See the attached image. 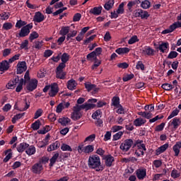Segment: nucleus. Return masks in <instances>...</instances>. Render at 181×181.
<instances>
[{
    "mask_svg": "<svg viewBox=\"0 0 181 181\" xmlns=\"http://www.w3.org/2000/svg\"><path fill=\"white\" fill-rule=\"evenodd\" d=\"M88 165L90 169H95L96 172L104 170V167L101 165V158L98 155L90 156L88 160Z\"/></svg>",
    "mask_w": 181,
    "mask_h": 181,
    "instance_id": "f257e3e1",
    "label": "nucleus"
},
{
    "mask_svg": "<svg viewBox=\"0 0 181 181\" xmlns=\"http://www.w3.org/2000/svg\"><path fill=\"white\" fill-rule=\"evenodd\" d=\"M42 91L43 93H47L49 91L48 95L49 97H56L59 91V84L57 83H53L50 85L45 86Z\"/></svg>",
    "mask_w": 181,
    "mask_h": 181,
    "instance_id": "f03ea898",
    "label": "nucleus"
},
{
    "mask_svg": "<svg viewBox=\"0 0 181 181\" xmlns=\"http://www.w3.org/2000/svg\"><path fill=\"white\" fill-rule=\"evenodd\" d=\"M78 153L81 155V153H85V155H90L94 152V145H88L84 146V144H79L77 147Z\"/></svg>",
    "mask_w": 181,
    "mask_h": 181,
    "instance_id": "7ed1b4c3",
    "label": "nucleus"
},
{
    "mask_svg": "<svg viewBox=\"0 0 181 181\" xmlns=\"http://www.w3.org/2000/svg\"><path fill=\"white\" fill-rule=\"evenodd\" d=\"M95 103H97V99L95 98L88 99V103H85L79 105V107H81V110H85V111L94 110V108L97 107V105H95Z\"/></svg>",
    "mask_w": 181,
    "mask_h": 181,
    "instance_id": "20e7f679",
    "label": "nucleus"
},
{
    "mask_svg": "<svg viewBox=\"0 0 181 181\" xmlns=\"http://www.w3.org/2000/svg\"><path fill=\"white\" fill-rule=\"evenodd\" d=\"M181 125V120L179 117H174L168 123V128L171 129L172 132L176 131Z\"/></svg>",
    "mask_w": 181,
    "mask_h": 181,
    "instance_id": "39448f33",
    "label": "nucleus"
},
{
    "mask_svg": "<svg viewBox=\"0 0 181 181\" xmlns=\"http://www.w3.org/2000/svg\"><path fill=\"white\" fill-rule=\"evenodd\" d=\"M81 110V108L80 107V105H76L73 107V112L71 113V118L74 121H77V120L80 119V118H81L83 115L81 114V112H80Z\"/></svg>",
    "mask_w": 181,
    "mask_h": 181,
    "instance_id": "423d86ee",
    "label": "nucleus"
},
{
    "mask_svg": "<svg viewBox=\"0 0 181 181\" xmlns=\"http://www.w3.org/2000/svg\"><path fill=\"white\" fill-rule=\"evenodd\" d=\"M63 69H66V64H59L57 67L56 70V77L60 80H64L66 78V72L63 71Z\"/></svg>",
    "mask_w": 181,
    "mask_h": 181,
    "instance_id": "0eeeda50",
    "label": "nucleus"
},
{
    "mask_svg": "<svg viewBox=\"0 0 181 181\" xmlns=\"http://www.w3.org/2000/svg\"><path fill=\"white\" fill-rule=\"evenodd\" d=\"M132 145H134V141H132V139H126L120 144L119 148L121 151H122V152H128V151L131 149Z\"/></svg>",
    "mask_w": 181,
    "mask_h": 181,
    "instance_id": "6e6552de",
    "label": "nucleus"
},
{
    "mask_svg": "<svg viewBox=\"0 0 181 181\" xmlns=\"http://www.w3.org/2000/svg\"><path fill=\"white\" fill-rule=\"evenodd\" d=\"M32 28H33V23L28 24L23 27L19 33L20 37H25V36H28V35L30 33V29H32Z\"/></svg>",
    "mask_w": 181,
    "mask_h": 181,
    "instance_id": "1a4fd4ad",
    "label": "nucleus"
},
{
    "mask_svg": "<svg viewBox=\"0 0 181 181\" xmlns=\"http://www.w3.org/2000/svg\"><path fill=\"white\" fill-rule=\"evenodd\" d=\"M37 83L38 81L36 78H33L28 82L25 83V84H27L26 88L28 91H35V90L37 88Z\"/></svg>",
    "mask_w": 181,
    "mask_h": 181,
    "instance_id": "9d476101",
    "label": "nucleus"
},
{
    "mask_svg": "<svg viewBox=\"0 0 181 181\" xmlns=\"http://www.w3.org/2000/svg\"><path fill=\"white\" fill-rule=\"evenodd\" d=\"M136 18H141V19H148L150 16L149 13L142 9H137L134 11Z\"/></svg>",
    "mask_w": 181,
    "mask_h": 181,
    "instance_id": "9b49d317",
    "label": "nucleus"
},
{
    "mask_svg": "<svg viewBox=\"0 0 181 181\" xmlns=\"http://www.w3.org/2000/svg\"><path fill=\"white\" fill-rule=\"evenodd\" d=\"M31 172L35 175H40L43 172V165L40 163H36L31 167Z\"/></svg>",
    "mask_w": 181,
    "mask_h": 181,
    "instance_id": "f8f14e48",
    "label": "nucleus"
},
{
    "mask_svg": "<svg viewBox=\"0 0 181 181\" xmlns=\"http://www.w3.org/2000/svg\"><path fill=\"white\" fill-rule=\"evenodd\" d=\"M28 69V66H26V62L23 61V62H18L17 64V70L16 73L18 74H22L24 71H26Z\"/></svg>",
    "mask_w": 181,
    "mask_h": 181,
    "instance_id": "ddd939ff",
    "label": "nucleus"
},
{
    "mask_svg": "<svg viewBox=\"0 0 181 181\" xmlns=\"http://www.w3.org/2000/svg\"><path fill=\"white\" fill-rule=\"evenodd\" d=\"M136 176L139 180H144L146 177V168H141L136 170Z\"/></svg>",
    "mask_w": 181,
    "mask_h": 181,
    "instance_id": "4468645a",
    "label": "nucleus"
},
{
    "mask_svg": "<svg viewBox=\"0 0 181 181\" xmlns=\"http://www.w3.org/2000/svg\"><path fill=\"white\" fill-rule=\"evenodd\" d=\"M46 19V17L42 12L37 11L35 13L34 17H33V21L36 22L37 23H40L41 22H43Z\"/></svg>",
    "mask_w": 181,
    "mask_h": 181,
    "instance_id": "2eb2a0df",
    "label": "nucleus"
},
{
    "mask_svg": "<svg viewBox=\"0 0 181 181\" xmlns=\"http://www.w3.org/2000/svg\"><path fill=\"white\" fill-rule=\"evenodd\" d=\"M69 107H70V103L69 102H62L57 106L56 112L60 114L63 110L69 108Z\"/></svg>",
    "mask_w": 181,
    "mask_h": 181,
    "instance_id": "dca6fc26",
    "label": "nucleus"
},
{
    "mask_svg": "<svg viewBox=\"0 0 181 181\" xmlns=\"http://www.w3.org/2000/svg\"><path fill=\"white\" fill-rule=\"evenodd\" d=\"M144 56H153L155 54V49H152L150 46H146L142 50Z\"/></svg>",
    "mask_w": 181,
    "mask_h": 181,
    "instance_id": "f3484780",
    "label": "nucleus"
},
{
    "mask_svg": "<svg viewBox=\"0 0 181 181\" xmlns=\"http://www.w3.org/2000/svg\"><path fill=\"white\" fill-rule=\"evenodd\" d=\"M85 88H86L87 91H94V93H98V88H97V86L90 83L86 82L84 83Z\"/></svg>",
    "mask_w": 181,
    "mask_h": 181,
    "instance_id": "a211bd4d",
    "label": "nucleus"
},
{
    "mask_svg": "<svg viewBox=\"0 0 181 181\" xmlns=\"http://www.w3.org/2000/svg\"><path fill=\"white\" fill-rule=\"evenodd\" d=\"M104 159L105 166L107 168H111V166H112V163L114 162V156H111V154H109L105 156Z\"/></svg>",
    "mask_w": 181,
    "mask_h": 181,
    "instance_id": "6ab92c4d",
    "label": "nucleus"
},
{
    "mask_svg": "<svg viewBox=\"0 0 181 181\" xmlns=\"http://www.w3.org/2000/svg\"><path fill=\"white\" fill-rule=\"evenodd\" d=\"M103 12V6H95L93 8H91L89 11V13H91L92 15H95V16H98V15H101V13Z\"/></svg>",
    "mask_w": 181,
    "mask_h": 181,
    "instance_id": "aec40b11",
    "label": "nucleus"
},
{
    "mask_svg": "<svg viewBox=\"0 0 181 181\" xmlns=\"http://www.w3.org/2000/svg\"><path fill=\"white\" fill-rule=\"evenodd\" d=\"M9 61L3 60L0 62V71H8L9 70Z\"/></svg>",
    "mask_w": 181,
    "mask_h": 181,
    "instance_id": "412c9836",
    "label": "nucleus"
},
{
    "mask_svg": "<svg viewBox=\"0 0 181 181\" xmlns=\"http://www.w3.org/2000/svg\"><path fill=\"white\" fill-rule=\"evenodd\" d=\"M137 149H144V151H146V146L144 144L143 140H136L134 144Z\"/></svg>",
    "mask_w": 181,
    "mask_h": 181,
    "instance_id": "4be33fe9",
    "label": "nucleus"
},
{
    "mask_svg": "<svg viewBox=\"0 0 181 181\" xmlns=\"http://www.w3.org/2000/svg\"><path fill=\"white\" fill-rule=\"evenodd\" d=\"M169 148V144H165L163 146H160L156 150V155L157 156H159L160 153H163Z\"/></svg>",
    "mask_w": 181,
    "mask_h": 181,
    "instance_id": "5701e85b",
    "label": "nucleus"
},
{
    "mask_svg": "<svg viewBox=\"0 0 181 181\" xmlns=\"http://www.w3.org/2000/svg\"><path fill=\"white\" fill-rule=\"evenodd\" d=\"M60 148V141H55L49 145V146L47 148L48 152H52L53 151H57V149H59Z\"/></svg>",
    "mask_w": 181,
    "mask_h": 181,
    "instance_id": "b1692460",
    "label": "nucleus"
},
{
    "mask_svg": "<svg viewBox=\"0 0 181 181\" xmlns=\"http://www.w3.org/2000/svg\"><path fill=\"white\" fill-rule=\"evenodd\" d=\"M66 87L69 90H71V91H73V90H76L77 87V83L74 79H71L68 81Z\"/></svg>",
    "mask_w": 181,
    "mask_h": 181,
    "instance_id": "393cba45",
    "label": "nucleus"
},
{
    "mask_svg": "<svg viewBox=\"0 0 181 181\" xmlns=\"http://www.w3.org/2000/svg\"><path fill=\"white\" fill-rule=\"evenodd\" d=\"M158 49L161 53H166L169 49V42H162L159 45Z\"/></svg>",
    "mask_w": 181,
    "mask_h": 181,
    "instance_id": "a878e982",
    "label": "nucleus"
},
{
    "mask_svg": "<svg viewBox=\"0 0 181 181\" xmlns=\"http://www.w3.org/2000/svg\"><path fill=\"white\" fill-rule=\"evenodd\" d=\"M29 107H30V101L28 98H25L21 103V111H26V110L29 109Z\"/></svg>",
    "mask_w": 181,
    "mask_h": 181,
    "instance_id": "bb28decb",
    "label": "nucleus"
},
{
    "mask_svg": "<svg viewBox=\"0 0 181 181\" xmlns=\"http://www.w3.org/2000/svg\"><path fill=\"white\" fill-rule=\"evenodd\" d=\"M146 124V119H143L142 117H139L134 121V125L135 127H142Z\"/></svg>",
    "mask_w": 181,
    "mask_h": 181,
    "instance_id": "cd10ccee",
    "label": "nucleus"
},
{
    "mask_svg": "<svg viewBox=\"0 0 181 181\" xmlns=\"http://www.w3.org/2000/svg\"><path fill=\"white\" fill-rule=\"evenodd\" d=\"M18 81H19V78L10 81L6 85V88L8 90H13L18 83Z\"/></svg>",
    "mask_w": 181,
    "mask_h": 181,
    "instance_id": "c85d7f7f",
    "label": "nucleus"
},
{
    "mask_svg": "<svg viewBox=\"0 0 181 181\" xmlns=\"http://www.w3.org/2000/svg\"><path fill=\"white\" fill-rule=\"evenodd\" d=\"M29 146V144L23 142L21 143L18 146H17V151L20 153H22L23 152H25L26 151L27 148Z\"/></svg>",
    "mask_w": 181,
    "mask_h": 181,
    "instance_id": "c756f323",
    "label": "nucleus"
},
{
    "mask_svg": "<svg viewBox=\"0 0 181 181\" xmlns=\"http://www.w3.org/2000/svg\"><path fill=\"white\" fill-rule=\"evenodd\" d=\"M25 153L28 155V156H32V155H35L36 153V147L35 146H28L25 150Z\"/></svg>",
    "mask_w": 181,
    "mask_h": 181,
    "instance_id": "7c9ffc66",
    "label": "nucleus"
},
{
    "mask_svg": "<svg viewBox=\"0 0 181 181\" xmlns=\"http://www.w3.org/2000/svg\"><path fill=\"white\" fill-rule=\"evenodd\" d=\"M59 152H56L53 156L50 158L49 160V168H52V166H54V163H56V162H57V159H59Z\"/></svg>",
    "mask_w": 181,
    "mask_h": 181,
    "instance_id": "2f4dec72",
    "label": "nucleus"
},
{
    "mask_svg": "<svg viewBox=\"0 0 181 181\" xmlns=\"http://www.w3.org/2000/svg\"><path fill=\"white\" fill-rule=\"evenodd\" d=\"M4 153L6 155V156L4 158L3 161L4 163H6L12 158V149L8 148L4 151Z\"/></svg>",
    "mask_w": 181,
    "mask_h": 181,
    "instance_id": "473e14b6",
    "label": "nucleus"
},
{
    "mask_svg": "<svg viewBox=\"0 0 181 181\" xmlns=\"http://www.w3.org/2000/svg\"><path fill=\"white\" fill-rule=\"evenodd\" d=\"M71 120L69 117H61L59 119L58 122L64 127H66V125H69V123L71 122Z\"/></svg>",
    "mask_w": 181,
    "mask_h": 181,
    "instance_id": "72a5a7b5",
    "label": "nucleus"
},
{
    "mask_svg": "<svg viewBox=\"0 0 181 181\" xmlns=\"http://www.w3.org/2000/svg\"><path fill=\"white\" fill-rule=\"evenodd\" d=\"M129 48L128 47H120V48H117L115 50V52L117 53V54H125L127 53H129Z\"/></svg>",
    "mask_w": 181,
    "mask_h": 181,
    "instance_id": "f704fd0d",
    "label": "nucleus"
},
{
    "mask_svg": "<svg viewBox=\"0 0 181 181\" xmlns=\"http://www.w3.org/2000/svg\"><path fill=\"white\" fill-rule=\"evenodd\" d=\"M115 0H108L107 2H106L104 5V8L106 11H110V9H112V7L114 6Z\"/></svg>",
    "mask_w": 181,
    "mask_h": 181,
    "instance_id": "c9c22d12",
    "label": "nucleus"
},
{
    "mask_svg": "<svg viewBox=\"0 0 181 181\" xmlns=\"http://www.w3.org/2000/svg\"><path fill=\"white\" fill-rule=\"evenodd\" d=\"M61 60L62 62L60 63V64H66V63L69 62V60H70V55L64 52L61 57Z\"/></svg>",
    "mask_w": 181,
    "mask_h": 181,
    "instance_id": "e433bc0d",
    "label": "nucleus"
},
{
    "mask_svg": "<svg viewBox=\"0 0 181 181\" xmlns=\"http://www.w3.org/2000/svg\"><path fill=\"white\" fill-rule=\"evenodd\" d=\"M20 49L21 50H29V40H24L22 42L21 45H20Z\"/></svg>",
    "mask_w": 181,
    "mask_h": 181,
    "instance_id": "4c0bfd02",
    "label": "nucleus"
},
{
    "mask_svg": "<svg viewBox=\"0 0 181 181\" xmlns=\"http://www.w3.org/2000/svg\"><path fill=\"white\" fill-rule=\"evenodd\" d=\"M69 32H70V27L64 26L61 28L59 33L60 35H62V36H66V35L67 36Z\"/></svg>",
    "mask_w": 181,
    "mask_h": 181,
    "instance_id": "58836bf2",
    "label": "nucleus"
},
{
    "mask_svg": "<svg viewBox=\"0 0 181 181\" xmlns=\"http://www.w3.org/2000/svg\"><path fill=\"white\" fill-rule=\"evenodd\" d=\"M112 105L113 107H115L116 108H118L119 107V97L114 96L112 99Z\"/></svg>",
    "mask_w": 181,
    "mask_h": 181,
    "instance_id": "ea45409f",
    "label": "nucleus"
},
{
    "mask_svg": "<svg viewBox=\"0 0 181 181\" xmlns=\"http://www.w3.org/2000/svg\"><path fill=\"white\" fill-rule=\"evenodd\" d=\"M41 125L42 123L40 122V120L38 119L31 124V128L33 129V131H37V129L40 128Z\"/></svg>",
    "mask_w": 181,
    "mask_h": 181,
    "instance_id": "a19ab883",
    "label": "nucleus"
},
{
    "mask_svg": "<svg viewBox=\"0 0 181 181\" xmlns=\"http://www.w3.org/2000/svg\"><path fill=\"white\" fill-rule=\"evenodd\" d=\"M141 8L143 9H149V8H151V1L148 0H144L141 1Z\"/></svg>",
    "mask_w": 181,
    "mask_h": 181,
    "instance_id": "79ce46f5",
    "label": "nucleus"
},
{
    "mask_svg": "<svg viewBox=\"0 0 181 181\" xmlns=\"http://www.w3.org/2000/svg\"><path fill=\"white\" fill-rule=\"evenodd\" d=\"M177 28H181L180 21H177L173 23L171 25H170L169 29L170 30H171V32H173L175 30L177 29Z\"/></svg>",
    "mask_w": 181,
    "mask_h": 181,
    "instance_id": "37998d69",
    "label": "nucleus"
},
{
    "mask_svg": "<svg viewBox=\"0 0 181 181\" xmlns=\"http://www.w3.org/2000/svg\"><path fill=\"white\" fill-rule=\"evenodd\" d=\"M50 129H52L50 126L47 125L43 129L38 130L37 133L40 134L41 135H45V134H47V132H49V131H50Z\"/></svg>",
    "mask_w": 181,
    "mask_h": 181,
    "instance_id": "c03bdc74",
    "label": "nucleus"
},
{
    "mask_svg": "<svg viewBox=\"0 0 181 181\" xmlns=\"http://www.w3.org/2000/svg\"><path fill=\"white\" fill-rule=\"evenodd\" d=\"M18 81H19V83L17 88H16V93H21V91H22V89L23 88V83H25V81L23 80V78H21Z\"/></svg>",
    "mask_w": 181,
    "mask_h": 181,
    "instance_id": "a18cd8bd",
    "label": "nucleus"
},
{
    "mask_svg": "<svg viewBox=\"0 0 181 181\" xmlns=\"http://www.w3.org/2000/svg\"><path fill=\"white\" fill-rule=\"evenodd\" d=\"M179 112H180V110L177 108H175L174 110L172 111L170 115L168 117L167 119H172V118H174V117L178 115Z\"/></svg>",
    "mask_w": 181,
    "mask_h": 181,
    "instance_id": "49530a36",
    "label": "nucleus"
},
{
    "mask_svg": "<svg viewBox=\"0 0 181 181\" xmlns=\"http://www.w3.org/2000/svg\"><path fill=\"white\" fill-rule=\"evenodd\" d=\"M25 5L26 6L29 8V9H37V8H40V6H37L36 4H32L30 3V1L27 0L25 2Z\"/></svg>",
    "mask_w": 181,
    "mask_h": 181,
    "instance_id": "de8ad7c7",
    "label": "nucleus"
},
{
    "mask_svg": "<svg viewBox=\"0 0 181 181\" xmlns=\"http://www.w3.org/2000/svg\"><path fill=\"white\" fill-rule=\"evenodd\" d=\"M9 16H11L9 12H2L0 14V19L1 21H7V19H9Z\"/></svg>",
    "mask_w": 181,
    "mask_h": 181,
    "instance_id": "09e8293b",
    "label": "nucleus"
},
{
    "mask_svg": "<svg viewBox=\"0 0 181 181\" xmlns=\"http://www.w3.org/2000/svg\"><path fill=\"white\" fill-rule=\"evenodd\" d=\"M24 115H25V113H18L14 115L13 117L12 118V122L13 124H16V121L21 119V118H22Z\"/></svg>",
    "mask_w": 181,
    "mask_h": 181,
    "instance_id": "8fccbe9b",
    "label": "nucleus"
},
{
    "mask_svg": "<svg viewBox=\"0 0 181 181\" xmlns=\"http://www.w3.org/2000/svg\"><path fill=\"white\" fill-rule=\"evenodd\" d=\"M61 149L62 151H68V152L73 151V149L71 148V147L66 144H62V145L61 146Z\"/></svg>",
    "mask_w": 181,
    "mask_h": 181,
    "instance_id": "3c124183",
    "label": "nucleus"
},
{
    "mask_svg": "<svg viewBox=\"0 0 181 181\" xmlns=\"http://www.w3.org/2000/svg\"><path fill=\"white\" fill-rule=\"evenodd\" d=\"M161 87L166 91H170V90H173V88H175V86L170 85V83H163Z\"/></svg>",
    "mask_w": 181,
    "mask_h": 181,
    "instance_id": "603ef678",
    "label": "nucleus"
},
{
    "mask_svg": "<svg viewBox=\"0 0 181 181\" xmlns=\"http://www.w3.org/2000/svg\"><path fill=\"white\" fill-rule=\"evenodd\" d=\"M134 77H135V75H134V74H125L123 76V81L127 82V81H129V80H132V78H134Z\"/></svg>",
    "mask_w": 181,
    "mask_h": 181,
    "instance_id": "864d4df0",
    "label": "nucleus"
},
{
    "mask_svg": "<svg viewBox=\"0 0 181 181\" xmlns=\"http://www.w3.org/2000/svg\"><path fill=\"white\" fill-rule=\"evenodd\" d=\"M13 28V24L12 23H4L3 24V29L4 30H11Z\"/></svg>",
    "mask_w": 181,
    "mask_h": 181,
    "instance_id": "5fc2aeb1",
    "label": "nucleus"
},
{
    "mask_svg": "<svg viewBox=\"0 0 181 181\" xmlns=\"http://www.w3.org/2000/svg\"><path fill=\"white\" fill-rule=\"evenodd\" d=\"M75 36H77V30L69 31L66 35V40H69V39H71V37H75Z\"/></svg>",
    "mask_w": 181,
    "mask_h": 181,
    "instance_id": "6e6d98bb",
    "label": "nucleus"
},
{
    "mask_svg": "<svg viewBox=\"0 0 181 181\" xmlns=\"http://www.w3.org/2000/svg\"><path fill=\"white\" fill-rule=\"evenodd\" d=\"M37 37H39V34L37 33V32L34 31L30 34L29 39L30 42H33V40H35V39H37Z\"/></svg>",
    "mask_w": 181,
    "mask_h": 181,
    "instance_id": "4d7b16f0",
    "label": "nucleus"
},
{
    "mask_svg": "<svg viewBox=\"0 0 181 181\" xmlns=\"http://www.w3.org/2000/svg\"><path fill=\"white\" fill-rule=\"evenodd\" d=\"M122 135H124V132H119L116 133L113 135V141H118L119 139H121Z\"/></svg>",
    "mask_w": 181,
    "mask_h": 181,
    "instance_id": "13d9d810",
    "label": "nucleus"
},
{
    "mask_svg": "<svg viewBox=\"0 0 181 181\" xmlns=\"http://www.w3.org/2000/svg\"><path fill=\"white\" fill-rule=\"evenodd\" d=\"M171 177L173 179H177V177H180V174L177 170H173L171 172Z\"/></svg>",
    "mask_w": 181,
    "mask_h": 181,
    "instance_id": "bf43d9fd",
    "label": "nucleus"
},
{
    "mask_svg": "<svg viewBox=\"0 0 181 181\" xmlns=\"http://www.w3.org/2000/svg\"><path fill=\"white\" fill-rule=\"evenodd\" d=\"M165 123L162 122L160 124H158L155 127L156 132H160V131H163V128H165Z\"/></svg>",
    "mask_w": 181,
    "mask_h": 181,
    "instance_id": "052dcab7",
    "label": "nucleus"
},
{
    "mask_svg": "<svg viewBox=\"0 0 181 181\" xmlns=\"http://www.w3.org/2000/svg\"><path fill=\"white\" fill-rule=\"evenodd\" d=\"M136 42H139L138 36L134 35L129 40L128 43L129 45H134V43H136Z\"/></svg>",
    "mask_w": 181,
    "mask_h": 181,
    "instance_id": "680f3d73",
    "label": "nucleus"
},
{
    "mask_svg": "<svg viewBox=\"0 0 181 181\" xmlns=\"http://www.w3.org/2000/svg\"><path fill=\"white\" fill-rule=\"evenodd\" d=\"M87 60L91 61L97 59V56L95 55V52H92L89 53L86 57Z\"/></svg>",
    "mask_w": 181,
    "mask_h": 181,
    "instance_id": "e2e57ef3",
    "label": "nucleus"
},
{
    "mask_svg": "<svg viewBox=\"0 0 181 181\" xmlns=\"http://www.w3.org/2000/svg\"><path fill=\"white\" fill-rule=\"evenodd\" d=\"M144 148H136L135 151V155L137 156V158H139L141 156H144Z\"/></svg>",
    "mask_w": 181,
    "mask_h": 181,
    "instance_id": "0e129e2a",
    "label": "nucleus"
},
{
    "mask_svg": "<svg viewBox=\"0 0 181 181\" xmlns=\"http://www.w3.org/2000/svg\"><path fill=\"white\" fill-rule=\"evenodd\" d=\"M121 129H124V127L122 126H118V125H114L111 128V131L113 133L118 132V131H121Z\"/></svg>",
    "mask_w": 181,
    "mask_h": 181,
    "instance_id": "69168bd1",
    "label": "nucleus"
},
{
    "mask_svg": "<svg viewBox=\"0 0 181 181\" xmlns=\"http://www.w3.org/2000/svg\"><path fill=\"white\" fill-rule=\"evenodd\" d=\"M42 114H43V110L41 108L37 110L34 115V119H37L39 117H42Z\"/></svg>",
    "mask_w": 181,
    "mask_h": 181,
    "instance_id": "338daca9",
    "label": "nucleus"
},
{
    "mask_svg": "<svg viewBox=\"0 0 181 181\" xmlns=\"http://www.w3.org/2000/svg\"><path fill=\"white\" fill-rule=\"evenodd\" d=\"M116 12H117V13L119 15H122V13H124V3H122L119 5L118 8H117Z\"/></svg>",
    "mask_w": 181,
    "mask_h": 181,
    "instance_id": "774afa93",
    "label": "nucleus"
}]
</instances>
